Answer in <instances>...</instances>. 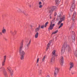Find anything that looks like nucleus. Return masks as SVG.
<instances>
[{
  "label": "nucleus",
  "mask_w": 77,
  "mask_h": 77,
  "mask_svg": "<svg viewBox=\"0 0 77 77\" xmlns=\"http://www.w3.org/2000/svg\"><path fill=\"white\" fill-rule=\"evenodd\" d=\"M66 48H67V50L68 51H71V48L69 47V45H68L67 44V42H65L64 43V44L63 46V47L61 50V52L62 53H64L65 51V49Z\"/></svg>",
  "instance_id": "obj_1"
},
{
  "label": "nucleus",
  "mask_w": 77,
  "mask_h": 77,
  "mask_svg": "<svg viewBox=\"0 0 77 77\" xmlns=\"http://www.w3.org/2000/svg\"><path fill=\"white\" fill-rule=\"evenodd\" d=\"M75 1L74 0H72L71 2V6L70 8V11L71 12H72L74 11V9H75Z\"/></svg>",
  "instance_id": "obj_2"
},
{
  "label": "nucleus",
  "mask_w": 77,
  "mask_h": 77,
  "mask_svg": "<svg viewBox=\"0 0 77 77\" xmlns=\"http://www.w3.org/2000/svg\"><path fill=\"white\" fill-rule=\"evenodd\" d=\"M23 44L21 43L20 44V48H19V51L20 55H24L25 54V52L24 51H23Z\"/></svg>",
  "instance_id": "obj_3"
},
{
  "label": "nucleus",
  "mask_w": 77,
  "mask_h": 77,
  "mask_svg": "<svg viewBox=\"0 0 77 77\" xmlns=\"http://www.w3.org/2000/svg\"><path fill=\"white\" fill-rule=\"evenodd\" d=\"M52 54L53 55H52V57L54 56V57H53L51 59V62H54V56H56V51L54 50L52 52Z\"/></svg>",
  "instance_id": "obj_4"
},
{
  "label": "nucleus",
  "mask_w": 77,
  "mask_h": 77,
  "mask_svg": "<svg viewBox=\"0 0 77 77\" xmlns=\"http://www.w3.org/2000/svg\"><path fill=\"white\" fill-rule=\"evenodd\" d=\"M59 68L58 67H56L55 68V70L54 73V77H56L57 76V75L58 74V72H59Z\"/></svg>",
  "instance_id": "obj_5"
},
{
  "label": "nucleus",
  "mask_w": 77,
  "mask_h": 77,
  "mask_svg": "<svg viewBox=\"0 0 77 77\" xmlns=\"http://www.w3.org/2000/svg\"><path fill=\"white\" fill-rule=\"evenodd\" d=\"M31 43V40H30L28 43H26V45L25 46V49L26 50H27L28 49H29V47L30 45V43Z\"/></svg>",
  "instance_id": "obj_6"
},
{
  "label": "nucleus",
  "mask_w": 77,
  "mask_h": 77,
  "mask_svg": "<svg viewBox=\"0 0 77 77\" xmlns=\"http://www.w3.org/2000/svg\"><path fill=\"white\" fill-rule=\"evenodd\" d=\"M52 23H52V22H51L50 26L48 28V29L51 30H53V27L54 26H55V24H53L52 25Z\"/></svg>",
  "instance_id": "obj_7"
},
{
  "label": "nucleus",
  "mask_w": 77,
  "mask_h": 77,
  "mask_svg": "<svg viewBox=\"0 0 77 77\" xmlns=\"http://www.w3.org/2000/svg\"><path fill=\"white\" fill-rule=\"evenodd\" d=\"M7 69L11 75H12V74H13V71H12L11 67H7Z\"/></svg>",
  "instance_id": "obj_8"
},
{
  "label": "nucleus",
  "mask_w": 77,
  "mask_h": 77,
  "mask_svg": "<svg viewBox=\"0 0 77 77\" xmlns=\"http://www.w3.org/2000/svg\"><path fill=\"white\" fill-rule=\"evenodd\" d=\"M55 9V7H52L51 8V9H49L48 10V12L49 13H50L52 14V13L53 12L54 10Z\"/></svg>",
  "instance_id": "obj_9"
},
{
  "label": "nucleus",
  "mask_w": 77,
  "mask_h": 77,
  "mask_svg": "<svg viewBox=\"0 0 77 77\" xmlns=\"http://www.w3.org/2000/svg\"><path fill=\"white\" fill-rule=\"evenodd\" d=\"M2 69L3 71H4V74L5 76H7V73H6V72L5 71L6 70H5V68L4 67H1L0 68V71H2Z\"/></svg>",
  "instance_id": "obj_10"
},
{
  "label": "nucleus",
  "mask_w": 77,
  "mask_h": 77,
  "mask_svg": "<svg viewBox=\"0 0 77 77\" xmlns=\"http://www.w3.org/2000/svg\"><path fill=\"white\" fill-rule=\"evenodd\" d=\"M63 57H60V61L61 65H63Z\"/></svg>",
  "instance_id": "obj_11"
},
{
  "label": "nucleus",
  "mask_w": 77,
  "mask_h": 77,
  "mask_svg": "<svg viewBox=\"0 0 77 77\" xmlns=\"http://www.w3.org/2000/svg\"><path fill=\"white\" fill-rule=\"evenodd\" d=\"M60 21H64L65 20V15H63L62 17L60 18Z\"/></svg>",
  "instance_id": "obj_12"
},
{
  "label": "nucleus",
  "mask_w": 77,
  "mask_h": 77,
  "mask_svg": "<svg viewBox=\"0 0 77 77\" xmlns=\"http://www.w3.org/2000/svg\"><path fill=\"white\" fill-rule=\"evenodd\" d=\"M70 67L69 69V71H71V69L74 67V63H70Z\"/></svg>",
  "instance_id": "obj_13"
},
{
  "label": "nucleus",
  "mask_w": 77,
  "mask_h": 77,
  "mask_svg": "<svg viewBox=\"0 0 77 77\" xmlns=\"http://www.w3.org/2000/svg\"><path fill=\"white\" fill-rule=\"evenodd\" d=\"M40 29V25H39L38 27H36L35 29V32H38L39 30V29Z\"/></svg>",
  "instance_id": "obj_14"
},
{
  "label": "nucleus",
  "mask_w": 77,
  "mask_h": 77,
  "mask_svg": "<svg viewBox=\"0 0 77 77\" xmlns=\"http://www.w3.org/2000/svg\"><path fill=\"white\" fill-rule=\"evenodd\" d=\"M73 35L72 36V40H74V41H75V33L74 32H73Z\"/></svg>",
  "instance_id": "obj_15"
},
{
  "label": "nucleus",
  "mask_w": 77,
  "mask_h": 77,
  "mask_svg": "<svg viewBox=\"0 0 77 77\" xmlns=\"http://www.w3.org/2000/svg\"><path fill=\"white\" fill-rule=\"evenodd\" d=\"M2 32V33H3L4 34H5V33H6V29H5L4 28H3Z\"/></svg>",
  "instance_id": "obj_16"
},
{
  "label": "nucleus",
  "mask_w": 77,
  "mask_h": 77,
  "mask_svg": "<svg viewBox=\"0 0 77 77\" xmlns=\"http://www.w3.org/2000/svg\"><path fill=\"white\" fill-rule=\"evenodd\" d=\"M42 3H41V2H38L39 8H42V5H41Z\"/></svg>",
  "instance_id": "obj_17"
},
{
  "label": "nucleus",
  "mask_w": 77,
  "mask_h": 77,
  "mask_svg": "<svg viewBox=\"0 0 77 77\" xmlns=\"http://www.w3.org/2000/svg\"><path fill=\"white\" fill-rule=\"evenodd\" d=\"M38 35H39V33L37 32L35 35V38H38Z\"/></svg>",
  "instance_id": "obj_18"
},
{
  "label": "nucleus",
  "mask_w": 77,
  "mask_h": 77,
  "mask_svg": "<svg viewBox=\"0 0 77 77\" xmlns=\"http://www.w3.org/2000/svg\"><path fill=\"white\" fill-rule=\"evenodd\" d=\"M6 62V61H3L2 62V66H5V62Z\"/></svg>",
  "instance_id": "obj_19"
},
{
  "label": "nucleus",
  "mask_w": 77,
  "mask_h": 77,
  "mask_svg": "<svg viewBox=\"0 0 77 77\" xmlns=\"http://www.w3.org/2000/svg\"><path fill=\"white\" fill-rule=\"evenodd\" d=\"M17 13H21V10L20 9H18L17 10Z\"/></svg>",
  "instance_id": "obj_20"
},
{
  "label": "nucleus",
  "mask_w": 77,
  "mask_h": 77,
  "mask_svg": "<svg viewBox=\"0 0 77 77\" xmlns=\"http://www.w3.org/2000/svg\"><path fill=\"white\" fill-rule=\"evenodd\" d=\"M60 0H56V4H58L59 3H60Z\"/></svg>",
  "instance_id": "obj_21"
},
{
  "label": "nucleus",
  "mask_w": 77,
  "mask_h": 77,
  "mask_svg": "<svg viewBox=\"0 0 77 77\" xmlns=\"http://www.w3.org/2000/svg\"><path fill=\"white\" fill-rule=\"evenodd\" d=\"M45 57H46V55H45L43 57V58L42 59V62H44L45 61Z\"/></svg>",
  "instance_id": "obj_22"
},
{
  "label": "nucleus",
  "mask_w": 77,
  "mask_h": 77,
  "mask_svg": "<svg viewBox=\"0 0 77 77\" xmlns=\"http://www.w3.org/2000/svg\"><path fill=\"white\" fill-rule=\"evenodd\" d=\"M20 59L21 60L24 59V55H20Z\"/></svg>",
  "instance_id": "obj_23"
},
{
  "label": "nucleus",
  "mask_w": 77,
  "mask_h": 77,
  "mask_svg": "<svg viewBox=\"0 0 77 77\" xmlns=\"http://www.w3.org/2000/svg\"><path fill=\"white\" fill-rule=\"evenodd\" d=\"M75 15H76V12H75L74 13V14L73 15V16H72L73 17L75 18Z\"/></svg>",
  "instance_id": "obj_24"
},
{
  "label": "nucleus",
  "mask_w": 77,
  "mask_h": 77,
  "mask_svg": "<svg viewBox=\"0 0 77 77\" xmlns=\"http://www.w3.org/2000/svg\"><path fill=\"white\" fill-rule=\"evenodd\" d=\"M6 55L4 56V60L3 61H6Z\"/></svg>",
  "instance_id": "obj_25"
},
{
  "label": "nucleus",
  "mask_w": 77,
  "mask_h": 77,
  "mask_svg": "<svg viewBox=\"0 0 77 77\" xmlns=\"http://www.w3.org/2000/svg\"><path fill=\"white\" fill-rule=\"evenodd\" d=\"M63 25V23H61L60 25V26H59L58 29H60V27H62V26Z\"/></svg>",
  "instance_id": "obj_26"
},
{
  "label": "nucleus",
  "mask_w": 77,
  "mask_h": 77,
  "mask_svg": "<svg viewBox=\"0 0 77 77\" xmlns=\"http://www.w3.org/2000/svg\"><path fill=\"white\" fill-rule=\"evenodd\" d=\"M57 32H58V30H57L56 31H55L54 32H53L52 33V34H55L56 33H57Z\"/></svg>",
  "instance_id": "obj_27"
},
{
  "label": "nucleus",
  "mask_w": 77,
  "mask_h": 77,
  "mask_svg": "<svg viewBox=\"0 0 77 77\" xmlns=\"http://www.w3.org/2000/svg\"><path fill=\"white\" fill-rule=\"evenodd\" d=\"M48 22H46L45 24V27H46L48 25Z\"/></svg>",
  "instance_id": "obj_28"
},
{
  "label": "nucleus",
  "mask_w": 77,
  "mask_h": 77,
  "mask_svg": "<svg viewBox=\"0 0 77 77\" xmlns=\"http://www.w3.org/2000/svg\"><path fill=\"white\" fill-rule=\"evenodd\" d=\"M72 21L73 22H75V17H73V16H72Z\"/></svg>",
  "instance_id": "obj_29"
},
{
  "label": "nucleus",
  "mask_w": 77,
  "mask_h": 77,
  "mask_svg": "<svg viewBox=\"0 0 77 77\" xmlns=\"http://www.w3.org/2000/svg\"><path fill=\"white\" fill-rule=\"evenodd\" d=\"M51 44V43H48L47 45L48 47H50V46Z\"/></svg>",
  "instance_id": "obj_30"
},
{
  "label": "nucleus",
  "mask_w": 77,
  "mask_h": 77,
  "mask_svg": "<svg viewBox=\"0 0 77 77\" xmlns=\"http://www.w3.org/2000/svg\"><path fill=\"white\" fill-rule=\"evenodd\" d=\"M62 20H60V21L58 23V25H59V24H60V23H62Z\"/></svg>",
  "instance_id": "obj_31"
},
{
  "label": "nucleus",
  "mask_w": 77,
  "mask_h": 77,
  "mask_svg": "<svg viewBox=\"0 0 77 77\" xmlns=\"http://www.w3.org/2000/svg\"><path fill=\"white\" fill-rule=\"evenodd\" d=\"M23 13L26 16L27 15H28L27 13L26 12H23Z\"/></svg>",
  "instance_id": "obj_32"
},
{
  "label": "nucleus",
  "mask_w": 77,
  "mask_h": 77,
  "mask_svg": "<svg viewBox=\"0 0 77 77\" xmlns=\"http://www.w3.org/2000/svg\"><path fill=\"white\" fill-rule=\"evenodd\" d=\"M39 73L40 74H41L42 73V70H40L39 71Z\"/></svg>",
  "instance_id": "obj_33"
},
{
  "label": "nucleus",
  "mask_w": 77,
  "mask_h": 77,
  "mask_svg": "<svg viewBox=\"0 0 77 77\" xmlns=\"http://www.w3.org/2000/svg\"><path fill=\"white\" fill-rule=\"evenodd\" d=\"M51 14L49 15V17H50V19H51Z\"/></svg>",
  "instance_id": "obj_34"
},
{
  "label": "nucleus",
  "mask_w": 77,
  "mask_h": 77,
  "mask_svg": "<svg viewBox=\"0 0 77 77\" xmlns=\"http://www.w3.org/2000/svg\"><path fill=\"white\" fill-rule=\"evenodd\" d=\"M39 58H38L37 59V63H38V62H39Z\"/></svg>",
  "instance_id": "obj_35"
},
{
  "label": "nucleus",
  "mask_w": 77,
  "mask_h": 77,
  "mask_svg": "<svg viewBox=\"0 0 77 77\" xmlns=\"http://www.w3.org/2000/svg\"><path fill=\"white\" fill-rule=\"evenodd\" d=\"M44 27V25H42L41 26V29H43Z\"/></svg>",
  "instance_id": "obj_36"
},
{
  "label": "nucleus",
  "mask_w": 77,
  "mask_h": 77,
  "mask_svg": "<svg viewBox=\"0 0 77 77\" xmlns=\"http://www.w3.org/2000/svg\"><path fill=\"white\" fill-rule=\"evenodd\" d=\"M17 31L16 30H15L14 31V33L15 34H16V33H17Z\"/></svg>",
  "instance_id": "obj_37"
},
{
  "label": "nucleus",
  "mask_w": 77,
  "mask_h": 77,
  "mask_svg": "<svg viewBox=\"0 0 77 77\" xmlns=\"http://www.w3.org/2000/svg\"><path fill=\"white\" fill-rule=\"evenodd\" d=\"M57 15V14L56 13H55V14H54V16H56V15Z\"/></svg>",
  "instance_id": "obj_38"
},
{
  "label": "nucleus",
  "mask_w": 77,
  "mask_h": 77,
  "mask_svg": "<svg viewBox=\"0 0 77 77\" xmlns=\"http://www.w3.org/2000/svg\"><path fill=\"white\" fill-rule=\"evenodd\" d=\"M0 34L1 35H2V32H0Z\"/></svg>",
  "instance_id": "obj_39"
},
{
  "label": "nucleus",
  "mask_w": 77,
  "mask_h": 77,
  "mask_svg": "<svg viewBox=\"0 0 77 77\" xmlns=\"http://www.w3.org/2000/svg\"><path fill=\"white\" fill-rule=\"evenodd\" d=\"M48 48H49V47H47L46 48L47 50H48Z\"/></svg>",
  "instance_id": "obj_40"
},
{
  "label": "nucleus",
  "mask_w": 77,
  "mask_h": 77,
  "mask_svg": "<svg viewBox=\"0 0 77 77\" xmlns=\"http://www.w3.org/2000/svg\"><path fill=\"white\" fill-rule=\"evenodd\" d=\"M59 17H61V14H60V15L59 16Z\"/></svg>",
  "instance_id": "obj_41"
},
{
  "label": "nucleus",
  "mask_w": 77,
  "mask_h": 77,
  "mask_svg": "<svg viewBox=\"0 0 77 77\" xmlns=\"http://www.w3.org/2000/svg\"><path fill=\"white\" fill-rule=\"evenodd\" d=\"M47 77H50V76L49 75H48Z\"/></svg>",
  "instance_id": "obj_42"
},
{
  "label": "nucleus",
  "mask_w": 77,
  "mask_h": 77,
  "mask_svg": "<svg viewBox=\"0 0 77 77\" xmlns=\"http://www.w3.org/2000/svg\"><path fill=\"white\" fill-rule=\"evenodd\" d=\"M11 33H13V32H12V31H11Z\"/></svg>",
  "instance_id": "obj_43"
},
{
  "label": "nucleus",
  "mask_w": 77,
  "mask_h": 77,
  "mask_svg": "<svg viewBox=\"0 0 77 77\" xmlns=\"http://www.w3.org/2000/svg\"><path fill=\"white\" fill-rule=\"evenodd\" d=\"M29 7H30V8H31V5H29Z\"/></svg>",
  "instance_id": "obj_44"
},
{
  "label": "nucleus",
  "mask_w": 77,
  "mask_h": 77,
  "mask_svg": "<svg viewBox=\"0 0 77 77\" xmlns=\"http://www.w3.org/2000/svg\"><path fill=\"white\" fill-rule=\"evenodd\" d=\"M72 74H74V73H72Z\"/></svg>",
  "instance_id": "obj_45"
},
{
  "label": "nucleus",
  "mask_w": 77,
  "mask_h": 77,
  "mask_svg": "<svg viewBox=\"0 0 77 77\" xmlns=\"http://www.w3.org/2000/svg\"><path fill=\"white\" fill-rule=\"evenodd\" d=\"M5 40H7V39H5Z\"/></svg>",
  "instance_id": "obj_46"
}]
</instances>
